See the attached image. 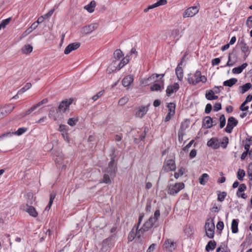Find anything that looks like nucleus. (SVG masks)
Segmentation results:
<instances>
[{
    "mask_svg": "<svg viewBox=\"0 0 252 252\" xmlns=\"http://www.w3.org/2000/svg\"><path fill=\"white\" fill-rule=\"evenodd\" d=\"M187 79L189 83L193 85H195L200 82L205 83L207 81L206 78L204 76H202L199 71L188 74Z\"/></svg>",
    "mask_w": 252,
    "mask_h": 252,
    "instance_id": "obj_1",
    "label": "nucleus"
},
{
    "mask_svg": "<svg viewBox=\"0 0 252 252\" xmlns=\"http://www.w3.org/2000/svg\"><path fill=\"white\" fill-rule=\"evenodd\" d=\"M34 201L33 196L32 194H30L27 195V203L25 206H24L23 210L27 212L30 216L33 217H36L38 216V213L35 209L32 206L29 205L28 204H32Z\"/></svg>",
    "mask_w": 252,
    "mask_h": 252,
    "instance_id": "obj_2",
    "label": "nucleus"
},
{
    "mask_svg": "<svg viewBox=\"0 0 252 252\" xmlns=\"http://www.w3.org/2000/svg\"><path fill=\"white\" fill-rule=\"evenodd\" d=\"M205 229L206 236L209 238H213L214 236L215 223L214 219H208L205 224Z\"/></svg>",
    "mask_w": 252,
    "mask_h": 252,
    "instance_id": "obj_3",
    "label": "nucleus"
},
{
    "mask_svg": "<svg viewBox=\"0 0 252 252\" xmlns=\"http://www.w3.org/2000/svg\"><path fill=\"white\" fill-rule=\"evenodd\" d=\"M185 188L183 183H177L170 185L167 188V193L171 195H176L181 190Z\"/></svg>",
    "mask_w": 252,
    "mask_h": 252,
    "instance_id": "obj_4",
    "label": "nucleus"
},
{
    "mask_svg": "<svg viewBox=\"0 0 252 252\" xmlns=\"http://www.w3.org/2000/svg\"><path fill=\"white\" fill-rule=\"evenodd\" d=\"M15 108V105L12 103H9L0 106V119L10 114Z\"/></svg>",
    "mask_w": 252,
    "mask_h": 252,
    "instance_id": "obj_5",
    "label": "nucleus"
},
{
    "mask_svg": "<svg viewBox=\"0 0 252 252\" xmlns=\"http://www.w3.org/2000/svg\"><path fill=\"white\" fill-rule=\"evenodd\" d=\"M155 223V222L154 221L153 218L152 217H150L148 220L144 223L143 226L139 229V232L138 234L139 235L140 233L143 234L145 232L148 231L152 228Z\"/></svg>",
    "mask_w": 252,
    "mask_h": 252,
    "instance_id": "obj_6",
    "label": "nucleus"
},
{
    "mask_svg": "<svg viewBox=\"0 0 252 252\" xmlns=\"http://www.w3.org/2000/svg\"><path fill=\"white\" fill-rule=\"evenodd\" d=\"M198 11L199 8L197 6H191L185 11L183 16L184 18L192 17L198 13Z\"/></svg>",
    "mask_w": 252,
    "mask_h": 252,
    "instance_id": "obj_7",
    "label": "nucleus"
},
{
    "mask_svg": "<svg viewBox=\"0 0 252 252\" xmlns=\"http://www.w3.org/2000/svg\"><path fill=\"white\" fill-rule=\"evenodd\" d=\"M238 121L233 117H230L228 118L227 121V124L225 128V131L228 133H231L233 128L237 126Z\"/></svg>",
    "mask_w": 252,
    "mask_h": 252,
    "instance_id": "obj_8",
    "label": "nucleus"
},
{
    "mask_svg": "<svg viewBox=\"0 0 252 252\" xmlns=\"http://www.w3.org/2000/svg\"><path fill=\"white\" fill-rule=\"evenodd\" d=\"M73 99H69L63 100L60 104L58 111L61 113L65 112L68 110L70 105L72 103Z\"/></svg>",
    "mask_w": 252,
    "mask_h": 252,
    "instance_id": "obj_9",
    "label": "nucleus"
},
{
    "mask_svg": "<svg viewBox=\"0 0 252 252\" xmlns=\"http://www.w3.org/2000/svg\"><path fill=\"white\" fill-rule=\"evenodd\" d=\"M176 169L175 161L173 159L167 160L164 164L162 169L167 172L171 171H174Z\"/></svg>",
    "mask_w": 252,
    "mask_h": 252,
    "instance_id": "obj_10",
    "label": "nucleus"
},
{
    "mask_svg": "<svg viewBox=\"0 0 252 252\" xmlns=\"http://www.w3.org/2000/svg\"><path fill=\"white\" fill-rule=\"evenodd\" d=\"M139 232V229H138V227H133V229L131 230V231L129 232L127 239L129 241H132L133 240L135 237H136L138 239L140 238L142 235H143L142 233H140L139 236L138 234V232Z\"/></svg>",
    "mask_w": 252,
    "mask_h": 252,
    "instance_id": "obj_11",
    "label": "nucleus"
},
{
    "mask_svg": "<svg viewBox=\"0 0 252 252\" xmlns=\"http://www.w3.org/2000/svg\"><path fill=\"white\" fill-rule=\"evenodd\" d=\"M116 166L115 165V160L114 158H112L108 164V167L105 169V172L109 173L110 175H114L116 171Z\"/></svg>",
    "mask_w": 252,
    "mask_h": 252,
    "instance_id": "obj_12",
    "label": "nucleus"
},
{
    "mask_svg": "<svg viewBox=\"0 0 252 252\" xmlns=\"http://www.w3.org/2000/svg\"><path fill=\"white\" fill-rule=\"evenodd\" d=\"M179 89V85L177 83L169 85L166 90V95L168 96H170L174 93L176 92Z\"/></svg>",
    "mask_w": 252,
    "mask_h": 252,
    "instance_id": "obj_13",
    "label": "nucleus"
},
{
    "mask_svg": "<svg viewBox=\"0 0 252 252\" xmlns=\"http://www.w3.org/2000/svg\"><path fill=\"white\" fill-rule=\"evenodd\" d=\"M176 247L175 243L170 239L166 240L163 245V249L170 252L174 251Z\"/></svg>",
    "mask_w": 252,
    "mask_h": 252,
    "instance_id": "obj_14",
    "label": "nucleus"
},
{
    "mask_svg": "<svg viewBox=\"0 0 252 252\" xmlns=\"http://www.w3.org/2000/svg\"><path fill=\"white\" fill-rule=\"evenodd\" d=\"M148 106H140L139 107L135 113V116L138 118H142L148 112Z\"/></svg>",
    "mask_w": 252,
    "mask_h": 252,
    "instance_id": "obj_15",
    "label": "nucleus"
},
{
    "mask_svg": "<svg viewBox=\"0 0 252 252\" xmlns=\"http://www.w3.org/2000/svg\"><path fill=\"white\" fill-rule=\"evenodd\" d=\"M80 45V44L78 42H74L69 44L65 49L64 53L65 54H68L71 51L78 49Z\"/></svg>",
    "mask_w": 252,
    "mask_h": 252,
    "instance_id": "obj_16",
    "label": "nucleus"
},
{
    "mask_svg": "<svg viewBox=\"0 0 252 252\" xmlns=\"http://www.w3.org/2000/svg\"><path fill=\"white\" fill-rule=\"evenodd\" d=\"M241 50L242 52L244 54V59L245 60L250 55L251 53V49L246 43L241 42Z\"/></svg>",
    "mask_w": 252,
    "mask_h": 252,
    "instance_id": "obj_17",
    "label": "nucleus"
},
{
    "mask_svg": "<svg viewBox=\"0 0 252 252\" xmlns=\"http://www.w3.org/2000/svg\"><path fill=\"white\" fill-rule=\"evenodd\" d=\"M27 130V128L26 127H20L16 131L12 132H6L2 135V136H12L13 134H16L17 135H21Z\"/></svg>",
    "mask_w": 252,
    "mask_h": 252,
    "instance_id": "obj_18",
    "label": "nucleus"
},
{
    "mask_svg": "<svg viewBox=\"0 0 252 252\" xmlns=\"http://www.w3.org/2000/svg\"><path fill=\"white\" fill-rule=\"evenodd\" d=\"M167 3L166 0H159L157 2L152 5H149L147 8L145 9L144 11L147 12L149 10L155 8L160 5H163Z\"/></svg>",
    "mask_w": 252,
    "mask_h": 252,
    "instance_id": "obj_19",
    "label": "nucleus"
},
{
    "mask_svg": "<svg viewBox=\"0 0 252 252\" xmlns=\"http://www.w3.org/2000/svg\"><path fill=\"white\" fill-rule=\"evenodd\" d=\"M183 32L179 29L173 30L170 34V36L176 41L178 40L182 36Z\"/></svg>",
    "mask_w": 252,
    "mask_h": 252,
    "instance_id": "obj_20",
    "label": "nucleus"
},
{
    "mask_svg": "<svg viewBox=\"0 0 252 252\" xmlns=\"http://www.w3.org/2000/svg\"><path fill=\"white\" fill-rule=\"evenodd\" d=\"M117 67H118L117 65V61L113 60L112 63L108 67L107 71L108 73H111L114 71H119Z\"/></svg>",
    "mask_w": 252,
    "mask_h": 252,
    "instance_id": "obj_21",
    "label": "nucleus"
},
{
    "mask_svg": "<svg viewBox=\"0 0 252 252\" xmlns=\"http://www.w3.org/2000/svg\"><path fill=\"white\" fill-rule=\"evenodd\" d=\"M133 78L131 75H127L122 80V84L124 87H128L133 82Z\"/></svg>",
    "mask_w": 252,
    "mask_h": 252,
    "instance_id": "obj_22",
    "label": "nucleus"
},
{
    "mask_svg": "<svg viewBox=\"0 0 252 252\" xmlns=\"http://www.w3.org/2000/svg\"><path fill=\"white\" fill-rule=\"evenodd\" d=\"M96 28V26L95 24L94 25H90L87 26L83 27L82 29V32L83 33L85 34H88L94 31Z\"/></svg>",
    "mask_w": 252,
    "mask_h": 252,
    "instance_id": "obj_23",
    "label": "nucleus"
},
{
    "mask_svg": "<svg viewBox=\"0 0 252 252\" xmlns=\"http://www.w3.org/2000/svg\"><path fill=\"white\" fill-rule=\"evenodd\" d=\"M129 61V56H126V57L123 58V59L118 62L117 61V68L120 70L123 66H124Z\"/></svg>",
    "mask_w": 252,
    "mask_h": 252,
    "instance_id": "obj_24",
    "label": "nucleus"
},
{
    "mask_svg": "<svg viewBox=\"0 0 252 252\" xmlns=\"http://www.w3.org/2000/svg\"><path fill=\"white\" fill-rule=\"evenodd\" d=\"M95 6V1L92 0L88 4L85 5L84 8L89 13H92L94 11Z\"/></svg>",
    "mask_w": 252,
    "mask_h": 252,
    "instance_id": "obj_25",
    "label": "nucleus"
},
{
    "mask_svg": "<svg viewBox=\"0 0 252 252\" xmlns=\"http://www.w3.org/2000/svg\"><path fill=\"white\" fill-rule=\"evenodd\" d=\"M207 146L215 149H218L220 146L218 140L215 138H212L209 140L207 142Z\"/></svg>",
    "mask_w": 252,
    "mask_h": 252,
    "instance_id": "obj_26",
    "label": "nucleus"
},
{
    "mask_svg": "<svg viewBox=\"0 0 252 252\" xmlns=\"http://www.w3.org/2000/svg\"><path fill=\"white\" fill-rule=\"evenodd\" d=\"M203 125L206 128H210L212 127V118L207 116L206 117L204 120Z\"/></svg>",
    "mask_w": 252,
    "mask_h": 252,
    "instance_id": "obj_27",
    "label": "nucleus"
},
{
    "mask_svg": "<svg viewBox=\"0 0 252 252\" xmlns=\"http://www.w3.org/2000/svg\"><path fill=\"white\" fill-rule=\"evenodd\" d=\"M247 66V63H244L241 66L233 68L232 71L234 74H239L241 73L243 69H245Z\"/></svg>",
    "mask_w": 252,
    "mask_h": 252,
    "instance_id": "obj_28",
    "label": "nucleus"
},
{
    "mask_svg": "<svg viewBox=\"0 0 252 252\" xmlns=\"http://www.w3.org/2000/svg\"><path fill=\"white\" fill-rule=\"evenodd\" d=\"M198 180L199 182L201 185H205L209 180V175L207 173H204L199 177Z\"/></svg>",
    "mask_w": 252,
    "mask_h": 252,
    "instance_id": "obj_29",
    "label": "nucleus"
},
{
    "mask_svg": "<svg viewBox=\"0 0 252 252\" xmlns=\"http://www.w3.org/2000/svg\"><path fill=\"white\" fill-rule=\"evenodd\" d=\"M32 50V46L30 44H26L24 45L21 49L22 53L24 54H28L31 53Z\"/></svg>",
    "mask_w": 252,
    "mask_h": 252,
    "instance_id": "obj_30",
    "label": "nucleus"
},
{
    "mask_svg": "<svg viewBox=\"0 0 252 252\" xmlns=\"http://www.w3.org/2000/svg\"><path fill=\"white\" fill-rule=\"evenodd\" d=\"M164 76V74H154L147 79V83H152V82H156L157 81V78L159 76H161V78H162Z\"/></svg>",
    "mask_w": 252,
    "mask_h": 252,
    "instance_id": "obj_31",
    "label": "nucleus"
},
{
    "mask_svg": "<svg viewBox=\"0 0 252 252\" xmlns=\"http://www.w3.org/2000/svg\"><path fill=\"white\" fill-rule=\"evenodd\" d=\"M216 246V242L214 240L210 241L206 246L205 249L207 252H210L215 249Z\"/></svg>",
    "mask_w": 252,
    "mask_h": 252,
    "instance_id": "obj_32",
    "label": "nucleus"
},
{
    "mask_svg": "<svg viewBox=\"0 0 252 252\" xmlns=\"http://www.w3.org/2000/svg\"><path fill=\"white\" fill-rule=\"evenodd\" d=\"M176 74L177 78L179 80H182L183 78V70L181 67L180 66V64L178 65L176 69Z\"/></svg>",
    "mask_w": 252,
    "mask_h": 252,
    "instance_id": "obj_33",
    "label": "nucleus"
},
{
    "mask_svg": "<svg viewBox=\"0 0 252 252\" xmlns=\"http://www.w3.org/2000/svg\"><path fill=\"white\" fill-rule=\"evenodd\" d=\"M216 252H230V249L224 243H222L217 249Z\"/></svg>",
    "mask_w": 252,
    "mask_h": 252,
    "instance_id": "obj_34",
    "label": "nucleus"
},
{
    "mask_svg": "<svg viewBox=\"0 0 252 252\" xmlns=\"http://www.w3.org/2000/svg\"><path fill=\"white\" fill-rule=\"evenodd\" d=\"M206 98L208 100H216L218 99V96L215 95L214 91L210 90L205 94Z\"/></svg>",
    "mask_w": 252,
    "mask_h": 252,
    "instance_id": "obj_35",
    "label": "nucleus"
},
{
    "mask_svg": "<svg viewBox=\"0 0 252 252\" xmlns=\"http://www.w3.org/2000/svg\"><path fill=\"white\" fill-rule=\"evenodd\" d=\"M237 82V79L234 78H231L229 80L225 81L223 84L224 86L231 87Z\"/></svg>",
    "mask_w": 252,
    "mask_h": 252,
    "instance_id": "obj_36",
    "label": "nucleus"
},
{
    "mask_svg": "<svg viewBox=\"0 0 252 252\" xmlns=\"http://www.w3.org/2000/svg\"><path fill=\"white\" fill-rule=\"evenodd\" d=\"M162 85L158 84H154L153 86L151 87V90L152 91H160L161 89H163V81L161 80Z\"/></svg>",
    "mask_w": 252,
    "mask_h": 252,
    "instance_id": "obj_37",
    "label": "nucleus"
},
{
    "mask_svg": "<svg viewBox=\"0 0 252 252\" xmlns=\"http://www.w3.org/2000/svg\"><path fill=\"white\" fill-rule=\"evenodd\" d=\"M238 222L236 220H233L231 223V230L233 233H236L238 231Z\"/></svg>",
    "mask_w": 252,
    "mask_h": 252,
    "instance_id": "obj_38",
    "label": "nucleus"
},
{
    "mask_svg": "<svg viewBox=\"0 0 252 252\" xmlns=\"http://www.w3.org/2000/svg\"><path fill=\"white\" fill-rule=\"evenodd\" d=\"M124 56V54L121 50L119 49L116 50L114 53V60L119 61Z\"/></svg>",
    "mask_w": 252,
    "mask_h": 252,
    "instance_id": "obj_39",
    "label": "nucleus"
},
{
    "mask_svg": "<svg viewBox=\"0 0 252 252\" xmlns=\"http://www.w3.org/2000/svg\"><path fill=\"white\" fill-rule=\"evenodd\" d=\"M185 172H186V169L185 168H183V167H181L178 170L177 172H175L174 174V177L177 179H178L180 177H181L182 176H183L185 173Z\"/></svg>",
    "mask_w": 252,
    "mask_h": 252,
    "instance_id": "obj_40",
    "label": "nucleus"
},
{
    "mask_svg": "<svg viewBox=\"0 0 252 252\" xmlns=\"http://www.w3.org/2000/svg\"><path fill=\"white\" fill-rule=\"evenodd\" d=\"M168 112L175 114L176 105L174 103H169L167 106Z\"/></svg>",
    "mask_w": 252,
    "mask_h": 252,
    "instance_id": "obj_41",
    "label": "nucleus"
},
{
    "mask_svg": "<svg viewBox=\"0 0 252 252\" xmlns=\"http://www.w3.org/2000/svg\"><path fill=\"white\" fill-rule=\"evenodd\" d=\"M251 84L250 83H246L244 85L240 86V88L241 89V93L244 94L247 92L251 88Z\"/></svg>",
    "mask_w": 252,
    "mask_h": 252,
    "instance_id": "obj_42",
    "label": "nucleus"
},
{
    "mask_svg": "<svg viewBox=\"0 0 252 252\" xmlns=\"http://www.w3.org/2000/svg\"><path fill=\"white\" fill-rule=\"evenodd\" d=\"M245 176V172L243 169H239L237 171V177L238 180H243L244 177Z\"/></svg>",
    "mask_w": 252,
    "mask_h": 252,
    "instance_id": "obj_43",
    "label": "nucleus"
},
{
    "mask_svg": "<svg viewBox=\"0 0 252 252\" xmlns=\"http://www.w3.org/2000/svg\"><path fill=\"white\" fill-rule=\"evenodd\" d=\"M11 20V18H8L2 20V22L0 23V30L1 29L5 28L6 25H7L10 23Z\"/></svg>",
    "mask_w": 252,
    "mask_h": 252,
    "instance_id": "obj_44",
    "label": "nucleus"
},
{
    "mask_svg": "<svg viewBox=\"0 0 252 252\" xmlns=\"http://www.w3.org/2000/svg\"><path fill=\"white\" fill-rule=\"evenodd\" d=\"M219 120H220V128H222V127H223L225 126V123H226V119H225L224 115L223 114L221 115L220 117Z\"/></svg>",
    "mask_w": 252,
    "mask_h": 252,
    "instance_id": "obj_45",
    "label": "nucleus"
},
{
    "mask_svg": "<svg viewBox=\"0 0 252 252\" xmlns=\"http://www.w3.org/2000/svg\"><path fill=\"white\" fill-rule=\"evenodd\" d=\"M185 232L187 235L190 236L193 233V229L190 226H186L185 228Z\"/></svg>",
    "mask_w": 252,
    "mask_h": 252,
    "instance_id": "obj_46",
    "label": "nucleus"
},
{
    "mask_svg": "<svg viewBox=\"0 0 252 252\" xmlns=\"http://www.w3.org/2000/svg\"><path fill=\"white\" fill-rule=\"evenodd\" d=\"M226 196V193L225 192H219L218 194V199L219 201L222 202L224 200Z\"/></svg>",
    "mask_w": 252,
    "mask_h": 252,
    "instance_id": "obj_47",
    "label": "nucleus"
},
{
    "mask_svg": "<svg viewBox=\"0 0 252 252\" xmlns=\"http://www.w3.org/2000/svg\"><path fill=\"white\" fill-rule=\"evenodd\" d=\"M77 121H78V119L77 118H69L68 120L67 124L69 126H73L76 125Z\"/></svg>",
    "mask_w": 252,
    "mask_h": 252,
    "instance_id": "obj_48",
    "label": "nucleus"
},
{
    "mask_svg": "<svg viewBox=\"0 0 252 252\" xmlns=\"http://www.w3.org/2000/svg\"><path fill=\"white\" fill-rule=\"evenodd\" d=\"M128 100V98L125 96L122 98H121L118 102V103L120 105H125Z\"/></svg>",
    "mask_w": 252,
    "mask_h": 252,
    "instance_id": "obj_49",
    "label": "nucleus"
},
{
    "mask_svg": "<svg viewBox=\"0 0 252 252\" xmlns=\"http://www.w3.org/2000/svg\"><path fill=\"white\" fill-rule=\"evenodd\" d=\"M104 91H101L99 92L96 94L94 95L92 97V99L94 100V101L96 100L98 98L102 96L103 94Z\"/></svg>",
    "mask_w": 252,
    "mask_h": 252,
    "instance_id": "obj_50",
    "label": "nucleus"
},
{
    "mask_svg": "<svg viewBox=\"0 0 252 252\" xmlns=\"http://www.w3.org/2000/svg\"><path fill=\"white\" fill-rule=\"evenodd\" d=\"M102 183L106 184H109L111 183V180L109 178V175H108L107 174L104 175Z\"/></svg>",
    "mask_w": 252,
    "mask_h": 252,
    "instance_id": "obj_51",
    "label": "nucleus"
},
{
    "mask_svg": "<svg viewBox=\"0 0 252 252\" xmlns=\"http://www.w3.org/2000/svg\"><path fill=\"white\" fill-rule=\"evenodd\" d=\"M47 101H48V100L47 99H44L42 100L41 101H40V102H39L38 103H37V104H36L35 105H33V106L34 107L35 109H36V108L40 107L42 105H43L44 104H46L47 102Z\"/></svg>",
    "mask_w": 252,
    "mask_h": 252,
    "instance_id": "obj_52",
    "label": "nucleus"
},
{
    "mask_svg": "<svg viewBox=\"0 0 252 252\" xmlns=\"http://www.w3.org/2000/svg\"><path fill=\"white\" fill-rule=\"evenodd\" d=\"M62 135L65 141H66L68 143H70V139L68 136V133H67V131L62 132Z\"/></svg>",
    "mask_w": 252,
    "mask_h": 252,
    "instance_id": "obj_53",
    "label": "nucleus"
},
{
    "mask_svg": "<svg viewBox=\"0 0 252 252\" xmlns=\"http://www.w3.org/2000/svg\"><path fill=\"white\" fill-rule=\"evenodd\" d=\"M246 24L247 27H248L249 28H252V16L248 17L246 21Z\"/></svg>",
    "mask_w": 252,
    "mask_h": 252,
    "instance_id": "obj_54",
    "label": "nucleus"
},
{
    "mask_svg": "<svg viewBox=\"0 0 252 252\" xmlns=\"http://www.w3.org/2000/svg\"><path fill=\"white\" fill-rule=\"evenodd\" d=\"M247 103L245 101L243 102V103L241 105L240 109L242 111H247L249 109L248 106H246Z\"/></svg>",
    "mask_w": 252,
    "mask_h": 252,
    "instance_id": "obj_55",
    "label": "nucleus"
},
{
    "mask_svg": "<svg viewBox=\"0 0 252 252\" xmlns=\"http://www.w3.org/2000/svg\"><path fill=\"white\" fill-rule=\"evenodd\" d=\"M68 129V126L66 125H61L59 127V130L62 132H66Z\"/></svg>",
    "mask_w": 252,
    "mask_h": 252,
    "instance_id": "obj_56",
    "label": "nucleus"
},
{
    "mask_svg": "<svg viewBox=\"0 0 252 252\" xmlns=\"http://www.w3.org/2000/svg\"><path fill=\"white\" fill-rule=\"evenodd\" d=\"M56 197V193L54 192H52L50 194V201H49V208L51 207L53 200H54L55 198Z\"/></svg>",
    "mask_w": 252,
    "mask_h": 252,
    "instance_id": "obj_57",
    "label": "nucleus"
},
{
    "mask_svg": "<svg viewBox=\"0 0 252 252\" xmlns=\"http://www.w3.org/2000/svg\"><path fill=\"white\" fill-rule=\"evenodd\" d=\"M160 216V212L158 210H156L154 213V217H153L154 219V221L156 222Z\"/></svg>",
    "mask_w": 252,
    "mask_h": 252,
    "instance_id": "obj_58",
    "label": "nucleus"
},
{
    "mask_svg": "<svg viewBox=\"0 0 252 252\" xmlns=\"http://www.w3.org/2000/svg\"><path fill=\"white\" fill-rule=\"evenodd\" d=\"M221 109V105L220 103H216L214 106V111H218Z\"/></svg>",
    "mask_w": 252,
    "mask_h": 252,
    "instance_id": "obj_59",
    "label": "nucleus"
},
{
    "mask_svg": "<svg viewBox=\"0 0 252 252\" xmlns=\"http://www.w3.org/2000/svg\"><path fill=\"white\" fill-rule=\"evenodd\" d=\"M223 226H224L223 222L221 221H219L218 222V223L217 224V226H216L218 230H221L223 228Z\"/></svg>",
    "mask_w": 252,
    "mask_h": 252,
    "instance_id": "obj_60",
    "label": "nucleus"
},
{
    "mask_svg": "<svg viewBox=\"0 0 252 252\" xmlns=\"http://www.w3.org/2000/svg\"><path fill=\"white\" fill-rule=\"evenodd\" d=\"M212 107L211 104H207L206 106L205 112L206 113L208 114L209 113L211 110H212Z\"/></svg>",
    "mask_w": 252,
    "mask_h": 252,
    "instance_id": "obj_61",
    "label": "nucleus"
},
{
    "mask_svg": "<svg viewBox=\"0 0 252 252\" xmlns=\"http://www.w3.org/2000/svg\"><path fill=\"white\" fill-rule=\"evenodd\" d=\"M220 59L219 58H215L212 60V64L213 66L217 65L220 63Z\"/></svg>",
    "mask_w": 252,
    "mask_h": 252,
    "instance_id": "obj_62",
    "label": "nucleus"
},
{
    "mask_svg": "<svg viewBox=\"0 0 252 252\" xmlns=\"http://www.w3.org/2000/svg\"><path fill=\"white\" fill-rule=\"evenodd\" d=\"M246 189V186L244 184H241L238 188V191L243 192Z\"/></svg>",
    "mask_w": 252,
    "mask_h": 252,
    "instance_id": "obj_63",
    "label": "nucleus"
},
{
    "mask_svg": "<svg viewBox=\"0 0 252 252\" xmlns=\"http://www.w3.org/2000/svg\"><path fill=\"white\" fill-rule=\"evenodd\" d=\"M137 53L136 51V49L135 48H132L130 52V56L135 58L137 56Z\"/></svg>",
    "mask_w": 252,
    "mask_h": 252,
    "instance_id": "obj_64",
    "label": "nucleus"
}]
</instances>
